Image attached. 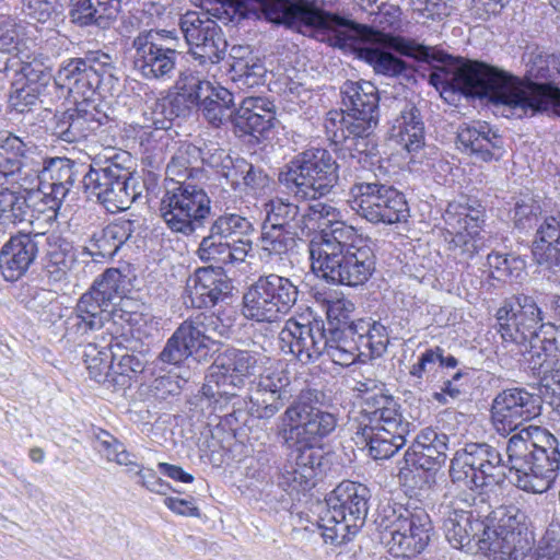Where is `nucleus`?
<instances>
[{
    "label": "nucleus",
    "mask_w": 560,
    "mask_h": 560,
    "mask_svg": "<svg viewBox=\"0 0 560 560\" xmlns=\"http://www.w3.org/2000/svg\"><path fill=\"white\" fill-rule=\"evenodd\" d=\"M349 40L345 46L353 45L355 38L378 43L400 55L418 60H436L443 63L429 74V82L441 92H460L467 96L488 98L493 104H502L515 110L520 117L539 110L544 95L540 81L520 79L502 69L477 60L454 59L445 54H433L431 48L402 36L385 33L371 26L347 20ZM341 46V43L338 44ZM343 46V44H342Z\"/></svg>",
    "instance_id": "1"
},
{
    "label": "nucleus",
    "mask_w": 560,
    "mask_h": 560,
    "mask_svg": "<svg viewBox=\"0 0 560 560\" xmlns=\"http://www.w3.org/2000/svg\"><path fill=\"white\" fill-rule=\"evenodd\" d=\"M196 147L180 148L166 166L170 184L160 203V215L175 234L191 236L206 229L211 215V199L206 190L187 179L198 170L191 166L190 155Z\"/></svg>",
    "instance_id": "2"
},
{
    "label": "nucleus",
    "mask_w": 560,
    "mask_h": 560,
    "mask_svg": "<svg viewBox=\"0 0 560 560\" xmlns=\"http://www.w3.org/2000/svg\"><path fill=\"white\" fill-rule=\"evenodd\" d=\"M323 241H312V267L327 282L348 287L364 284L375 271V255L353 226L339 223Z\"/></svg>",
    "instance_id": "3"
},
{
    "label": "nucleus",
    "mask_w": 560,
    "mask_h": 560,
    "mask_svg": "<svg viewBox=\"0 0 560 560\" xmlns=\"http://www.w3.org/2000/svg\"><path fill=\"white\" fill-rule=\"evenodd\" d=\"M558 446V440L537 425L528 424L511 435L506 444L511 481L527 492H546L560 469Z\"/></svg>",
    "instance_id": "4"
},
{
    "label": "nucleus",
    "mask_w": 560,
    "mask_h": 560,
    "mask_svg": "<svg viewBox=\"0 0 560 560\" xmlns=\"http://www.w3.org/2000/svg\"><path fill=\"white\" fill-rule=\"evenodd\" d=\"M361 418L352 440L359 448L368 450L373 459H387L406 445L410 422L402 417L393 396L368 397Z\"/></svg>",
    "instance_id": "5"
},
{
    "label": "nucleus",
    "mask_w": 560,
    "mask_h": 560,
    "mask_svg": "<svg viewBox=\"0 0 560 560\" xmlns=\"http://www.w3.org/2000/svg\"><path fill=\"white\" fill-rule=\"evenodd\" d=\"M323 393L315 388L302 389L281 416L280 436L287 447L302 450V458L328 456L323 440L338 425L337 415L317 406Z\"/></svg>",
    "instance_id": "6"
},
{
    "label": "nucleus",
    "mask_w": 560,
    "mask_h": 560,
    "mask_svg": "<svg viewBox=\"0 0 560 560\" xmlns=\"http://www.w3.org/2000/svg\"><path fill=\"white\" fill-rule=\"evenodd\" d=\"M338 164L331 154L313 148L294 156L279 173V183L295 201L318 200L338 184Z\"/></svg>",
    "instance_id": "7"
},
{
    "label": "nucleus",
    "mask_w": 560,
    "mask_h": 560,
    "mask_svg": "<svg viewBox=\"0 0 560 560\" xmlns=\"http://www.w3.org/2000/svg\"><path fill=\"white\" fill-rule=\"evenodd\" d=\"M253 222L237 212H223L213 219L196 250L203 262L219 266L244 262L253 248Z\"/></svg>",
    "instance_id": "8"
},
{
    "label": "nucleus",
    "mask_w": 560,
    "mask_h": 560,
    "mask_svg": "<svg viewBox=\"0 0 560 560\" xmlns=\"http://www.w3.org/2000/svg\"><path fill=\"white\" fill-rule=\"evenodd\" d=\"M369 500L366 486L350 480L340 482L326 498V508L319 515L325 542L343 544L350 529L364 523Z\"/></svg>",
    "instance_id": "9"
},
{
    "label": "nucleus",
    "mask_w": 560,
    "mask_h": 560,
    "mask_svg": "<svg viewBox=\"0 0 560 560\" xmlns=\"http://www.w3.org/2000/svg\"><path fill=\"white\" fill-rule=\"evenodd\" d=\"M261 362L260 355L235 348L220 353L201 387V400H206L214 410H223L237 396L229 388H237L245 380L254 375Z\"/></svg>",
    "instance_id": "10"
},
{
    "label": "nucleus",
    "mask_w": 560,
    "mask_h": 560,
    "mask_svg": "<svg viewBox=\"0 0 560 560\" xmlns=\"http://www.w3.org/2000/svg\"><path fill=\"white\" fill-rule=\"evenodd\" d=\"M380 517L381 526L390 536L387 545L395 556L411 558L429 545L433 526L423 508L387 504L383 506Z\"/></svg>",
    "instance_id": "11"
},
{
    "label": "nucleus",
    "mask_w": 560,
    "mask_h": 560,
    "mask_svg": "<svg viewBox=\"0 0 560 560\" xmlns=\"http://www.w3.org/2000/svg\"><path fill=\"white\" fill-rule=\"evenodd\" d=\"M300 290L290 278L277 273L259 276L243 295L242 314L257 323H275L289 314Z\"/></svg>",
    "instance_id": "12"
},
{
    "label": "nucleus",
    "mask_w": 560,
    "mask_h": 560,
    "mask_svg": "<svg viewBox=\"0 0 560 560\" xmlns=\"http://www.w3.org/2000/svg\"><path fill=\"white\" fill-rule=\"evenodd\" d=\"M490 504L482 493L463 491L452 501L443 521V530L448 542L456 549L468 552L480 551L485 538Z\"/></svg>",
    "instance_id": "13"
},
{
    "label": "nucleus",
    "mask_w": 560,
    "mask_h": 560,
    "mask_svg": "<svg viewBox=\"0 0 560 560\" xmlns=\"http://www.w3.org/2000/svg\"><path fill=\"white\" fill-rule=\"evenodd\" d=\"M116 70L113 58L102 51H89L84 57L63 61L54 77L55 84L66 89L80 101H95L93 97L102 83L112 82Z\"/></svg>",
    "instance_id": "14"
},
{
    "label": "nucleus",
    "mask_w": 560,
    "mask_h": 560,
    "mask_svg": "<svg viewBox=\"0 0 560 560\" xmlns=\"http://www.w3.org/2000/svg\"><path fill=\"white\" fill-rule=\"evenodd\" d=\"M350 205L361 218L373 224L406 222L410 215L402 192L378 182H357L350 188Z\"/></svg>",
    "instance_id": "15"
},
{
    "label": "nucleus",
    "mask_w": 560,
    "mask_h": 560,
    "mask_svg": "<svg viewBox=\"0 0 560 560\" xmlns=\"http://www.w3.org/2000/svg\"><path fill=\"white\" fill-rule=\"evenodd\" d=\"M179 27L194 60L206 71V75L215 77L228 48L222 28L208 15L195 11L182 15Z\"/></svg>",
    "instance_id": "16"
},
{
    "label": "nucleus",
    "mask_w": 560,
    "mask_h": 560,
    "mask_svg": "<svg viewBox=\"0 0 560 560\" xmlns=\"http://www.w3.org/2000/svg\"><path fill=\"white\" fill-rule=\"evenodd\" d=\"M544 318L536 300L520 293L504 300L497 310L494 327L504 345L527 346L530 339L541 336Z\"/></svg>",
    "instance_id": "17"
},
{
    "label": "nucleus",
    "mask_w": 560,
    "mask_h": 560,
    "mask_svg": "<svg viewBox=\"0 0 560 560\" xmlns=\"http://www.w3.org/2000/svg\"><path fill=\"white\" fill-rule=\"evenodd\" d=\"M499 450L488 443H468L455 453L450 476L453 482H463L469 491L488 483H499L505 477Z\"/></svg>",
    "instance_id": "18"
},
{
    "label": "nucleus",
    "mask_w": 560,
    "mask_h": 560,
    "mask_svg": "<svg viewBox=\"0 0 560 560\" xmlns=\"http://www.w3.org/2000/svg\"><path fill=\"white\" fill-rule=\"evenodd\" d=\"M343 109L328 112L324 127L351 126L364 130L377 126L380 119L378 91L368 81H347L341 86Z\"/></svg>",
    "instance_id": "19"
},
{
    "label": "nucleus",
    "mask_w": 560,
    "mask_h": 560,
    "mask_svg": "<svg viewBox=\"0 0 560 560\" xmlns=\"http://www.w3.org/2000/svg\"><path fill=\"white\" fill-rule=\"evenodd\" d=\"M447 231L453 234L450 249L460 264H467L478 252V236L485 221V207L478 200L451 202L444 213Z\"/></svg>",
    "instance_id": "20"
},
{
    "label": "nucleus",
    "mask_w": 560,
    "mask_h": 560,
    "mask_svg": "<svg viewBox=\"0 0 560 560\" xmlns=\"http://www.w3.org/2000/svg\"><path fill=\"white\" fill-rule=\"evenodd\" d=\"M133 70L143 79L161 83L174 79L180 52L163 44L159 32L139 33L131 44Z\"/></svg>",
    "instance_id": "21"
},
{
    "label": "nucleus",
    "mask_w": 560,
    "mask_h": 560,
    "mask_svg": "<svg viewBox=\"0 0 560 560\" xmlns=\"http://www.w3.org/2000/svg\"><path fill=\"white\" fill-rule=\"evenodd\" d=\"M541 399L523 387L508 388L492 401L491 420L495 431L506 436L520 432L524 423L540 415Z\"/></svg>",
    "instance_id": "22"
},
{
    "label": "nucleus",
    "mask_w": 560,
    "mask_h": 560,
    "mask_svg": "<svg viewBox=\"0 0 560 560\" xmlns=\"http://www.w3.org/2000/svg\"><path fill=\"white\" fill-rule=\"evenodd\" d=\"M228 327L214 313H198L184 320L175 330L197 361H208L218 350V338L225 335Z\"/></svg>",
    "instance_id": "23"
},
{
    "label": "nucleus",
    "mask_w": 560,
    "mask_h": 560,
    "mask_svg": "<svg viewBox=\"0 0 560 560\" xmlns=\"http://www.w3.org/2000/svg\"><path fill=\"white\" fill-rule=\"evenodd\" d=\"M107 122L108 116L97 108L95 101L77 100L74 107L55 115L52 133L72 143L96 133Z\"/></svg>",
    "instance_id": "24"
},
{
    "label": "nucleus",
    "mask_w": 560,
    "mask_h": 560,
    "mask_svg": "<svg viewBox=\"0 0 560 560\" xmlns=\"http://www.w3.org/2000/svg\"><path fill=\"white\" fill-rule=\"evenodd\" d=\"M324 325L319 322L285 320L278 334V346L284 354H291L302 364L318 360Z\"/></svg>",
    "instance_id": "25"
},
{
    "label": "nucleus",
    "mask_w": 560,
    "mask_h": 560,
    "mask_svg": "<svg viewBox=\"0 0 560 560\" xmlns=\"http://www.w3.org/2000/svg\"><path fill=\"white\" fill-rule=\"evenodd\" d=\"M448 436L431 428L423 429L404 456L400 475L407 477L412 469L435 471L446 462Z\"/></svg>",
    "instance_id": "26"
},
{
    "label": "nucleus",
    "mask_w": 560,
    "mask_h": 560,
    "mask_svg": "<svg viewBox=\"0 0 560 560\" xmlns=\"http://www.w3.org/2000/svg\"><path fill=\"white\" fill-rule=\"evenodd\" d=\"M44 234L19 232L0 249V270L8 281L21 279L36 260Z\"/></svg>",
    "instance_id": "27"
},
{
    "label": "nucleus",
    "mask_w": 560,
    "mask_h": 560,
    "mask_svg": "<svg viewBox=\"0 0 560 560\" xmlns=\"http://www.w3.org/2000/svg\"><path fill=\"white\" fill-rule=\"evenodd\" d=\"M328 31L329 30H326V27L324 28V26H315L314 31L306 35L327 42L332 47L358 50L360 58L372 66L374 71L378 74L397 77L407 69V63L404 60L384 50L390 49L389 47L363 37L355 38V43L353 45L339 46L330 40V34H328Z\"/></svg>",
    "instance_id": "28"
},
{
    "label": "nucleus",
    "mask_w": 560,
    "mask_h": 560,
    "mask_svg": "<svg viewBox=\"0 0 560 560\" xmlns=\"http://www.w3.org/2000/svg\"><path fill=\"white\" fill-rule=\"evenodd\" d=\"M36 173L38 189L51 198V209L60 207L80 175L78 165L67 158L46 159Z\"/></svg>",
    "instance_id": "29"
},
{
    "label": "nucleus",
    "mask_w": 560,
    "mask_h": 560,
    "mask_svg": "<svg viewBox=\"0 0 560 560\" xmlns=\"http://www.w3.org/2000/svg\"><path fill=\"white\" fill-rule=\"evenodd\" d=\"M377 126H371L364 130L351 126L332 125L325 128L328 139L334 145L342 151L349 152V163L351 166L361 165L366 168L372 165V159L376 156V144L373 139V132Z\"/></svg>",
    "instance_id": "30"
},
{
    "label": "nucleus",
    "mask_w": 560,
    "mask_h": 560,
    "mask_svg": "<svg viewBox=\"0 0 560 560\" xmlns=\"http://www.w3.org/2000/svg\"><path fill=\"white\" fill-rule=\"evenodd\" d=\"M112 308L92 290L86 291L78 300L74 314L66 322L65 336L77 341L91 331L100 330L109 320Z\"/></svg>",
    "instance_id": "31"
},
{
    "label": "nucleus",
    "mask_w": 560,
    "mask_h": 560,
    "mask_svg": "<svg viewBox=\"0 0 560 560\" xmlns=\"http://www.w3.org/2000/svg\"><path fill=\"white\" fill-rule=\"evenodd\" d=\"M206 71L201 68V70H191L185 69L179 71L177 79L174 83V90L177 93V96L170 103V109L167 116L164 115L166 112L165 104H161V110L155 109L152 113V125L156 130H168L172 127V121L174 117H178L179 114L175 112L178 108L180 100L188 102L194 105L198 100H200V95L208 91L211 82L206 79H201L200 74Z\"/></svg>",
    "instance_id": "32"
},
{
    "label": "nucleus",
    "mask_w": 560,
    "mask_h": 560,
    "mask_svg": "<svg viewBox=\"0 0 560 560\" xmlns=\"http://www.w3.org/2000/svg\"><path fill=\"white\" fill-rule=\"evenodd\" d=\"M485 538L481 542V553L493 556L494 560H524L532 550L534 536L532 532H513L491 529L487 523Z\"/></svg>",
    "instance_id": "33"
},
{
    "label": "nucleus",
    "mask_w": 560,
    "mask_h": 560,
    "mask_svg": "<svg viewBox=\"0 0 560 560\" xmlns=\"http://www.w3.org/2000/svg\"><path fill=\"white\" fill-rule=\"evenodd\" d=\"M131 162V155L127 151L109 149L103 155H97L83 176L85 191L102 205L113 180L119 178L120 174L116 175V173L120 172V165Z\"/></svg>",
    "instance_id": "34"
},
{
    "label": "nucleus",
    "mask_w": 560,
    "mask_h": 560,
    "mask_svg": "<svg viewBox=\"0 0 560 560\" xmlns=\"http://www.w3.org/2000/svg\"><path fill=\"white\" fill-rule=\"evenodd\" d=\"M135 221L119 219L106 225L98 233H94L90 247H81L79 258L86 268H94L96 257H113L118 249L132 236Z\"/></svg>",
    "instance_id": "35"
},
{
    "label": "nucleus",
    "mask_w": 560,
    "mask_h": 560,
    "mask_svg": "<svg viewBox=\"0 0 560 560\" xmlns=\"http://www.w3.org/2000/svg\"><path fill=\"white\" fill-rule=\"evenodd\" d=\"M524 354L527 366L537 377L557 365L560 360V327L555 324L542 326L541 336L530 339L527 346H517Z\"/></svg>",
    "instance_id": "36"
},
{
    "label": "nucleus",
    "mask_w": 560,
    "mask_h": 560,
    "mask_svg": "<svg viewBox=\"0 0 560 560\" xmlns=\"http://www.w3.org/2000/svg\"><path fill=\"white\" fill-rule=\"evenodd\" d=\"M457 147L478 161L499 160L502 140L487 124L466 125L458 129Z\"/></svg>",
    "instance_id": "37"
},
{
    "label": "nucleus",
    "mask_w": 560,
    "mask_h": 560,
    "mask_svg": "<svg viewBox=\"0 0 560 560\" xmlns=\"http://www.w3.org/2000/svg\"><path fill=\"white\" fill-rule=\"evenodd\" d=\"M291 451L292 460L283 467L279 485L291 491H306L314 486V478L323 474L328 466V458L325 455L316 454V459L302 458V450L288 447Z\"/></svg>",
    "instance_id": "38"
},
{
    "label": "nucleus",
    "mask_w": 560,
    "mask_h": 560,
    "mask_svg": "<svg viewBox=\"0 0 560 560\" xmlns=\"http://www.w3.org/2000/svg\"><path fill=\"white\" fill-rule=\"evenodd\" d=\"M189 298L195 307L202 308L215 305L231 290L230 283L221 272L212 267L198 268L187 283Z\"/></svg>",
    "instance_id": "39"
},
{
    "label": "nucleus",
    "mask_w": 560,
    "mask_h": 560,
    "mask_svg": "<svg viewBox=\"0 0 560 560\" xmlns=\"http://www.w3.org/2000/svg\"><path fill=\"white\" fill-rule=\"evenodd\" d=\"M319 348L323 349H318V359L327 357L340 366H349L358 360L362 361L360 346L351 324L348 327H336L328 331L324 328Z\"/></svg>",
    "instance_id": "40"
},
{
    "label": "nucleus",
    "mask_w": 560,
    "mask_h": 560,
    "mask_svg": "<svg viewBox=\"0 0 560 560\" xmlns=\"http://www.w3.org/2000/svg\"><path fill=\"white\" fill-rule=\"evenodd\" d=\"M392 138L409 153L418 152L424 145V122L420 109L406 102L390 129Z\"/></svg>",
    "instance_id": "41"
},
{
    "label": "nucleus",
    "mask_w": 560,
    "mask_h": 560,
    "mask_svg": "<svg viewBox=\"0 0 560 560\" xmlns=\"http://www.w3.org/2000/svg\"><path fill=\"white\" fill-rule=\"evenodd\" d=\"M194 105H197L205 119L217 128L228 122L233 125L237 112L233 94L226 88L213 83Z\"/></svg>",
    "instance_id": "42"
},
{
    "label": "nucleus",
    "mask_w": 560,
    "mask_h": 560,
    "mask_svg": "<svg viewBox=\"0 0 560 560\" xmlns=\"http://www.w3.org/2000/svg\"><path fill=\"white\" fill-rule=\"evenodd\" d=\"M130 163L120 165L117 172L119 178L113 180L102 205L108 212L115 213L127 210L142 194V185L139 177L133 174Z\"/></svg>",
    "instance_id": "43"
},
{
    "label": "nucleus",
    "mask_w": 560,
    "mask_h": 560,
    "mask_svg": "<svg viewBox=\"0 0 560 560\" xmlns=\"http://www.w3.org/2000/svg\"><path fill=\"white\" fill-rule=\"evenodd\" d=\"M339 223H345L339 209L326 202H316L302 211L301 234L308 236L319 230L320 235L316 241H323L325 234L332 233Z\"/></svg>",
    "instance_id": "44"
},
{
    "label": "nucleus",
    "mask_w": 560,
    "mask_h": 560,
    "mask_svg": "<svg viewBox=\"0 0 560 560\" xmlns=\"http://www.w3.org/2000/svg\"><path fill=\"white\" fill-rule=\"evenodd\" d=\"M351 326L360 346L362 362L378 358L386 351L388 334L384 325L360 318L352 322Z\"/></svg>",
    "instance_id": "45"
},
{
    "label": "nucleus",
    "mask_w": 560,
    "mask_h": 560,
    "mask_svg": "<svg viewBox=\"0 0 560 560\" xmlns=\"http://www.w3.org/2000/svg\"><path fill=\"white\" fill-rule=\"evenodd\" d=\"M33 149L8 130L0 131V180L14 179L23 168V159Z\"/></svg>",
    "instance_id": "46"
},
{
    "label": "nucleus",
    "mask_w": 560,
    "mask_h": 560,
    "mask_svg": "<svg viewBox=\"0 0 560 560\" xmlns=\"http://www.w3.org/2000/svg\"><path fill=\"white\" fill-rule=\"evenodd\" d=\"M546 67H539L536 72L534 69L530 70V75L536 80L540 81L542 90L541 106L539 110L527 116H535L537 114H547L548 116L560 117V88L555 83V75L549 72V67L552 66L558 73L560 70L557 67V59L553 56H549L545 60Z\"/></svg>",
    "instance_id": "47"
},
{
    "label": "nucleus",
    "mask_w": 560,
    "mask_h": 560,
    "mask_svg": "<svg viewBox=\"0 0 560 560\" xmlns=\"http://www.w3.org/2000/svg\"><path fill=\"white\" fill-rule=\"evenodd\" d=\"M47 243L48 268H56L55 270H49V272L56 273V279H62L75 262H82L78 257L80 250L75 253L72 244L67 240L58 235H50L47 237Z\"/></svg>",
    "instance_id": "48"
},
{
    "label": "nucleus",
    "mask_w": 560,
    "mask_h": 560,
    "mask_svg": "<svg viewBox=\"0 0 560 560\" xmlns=\"http://www.w3.org/2000/svg\"><path fill=\"white\" fill-rule=\"evenodd\" d=\"M265 223L285 228L301 234V214L299 206L283 198H273L265 203Z\"/></svg>",
    "instance_id": "49"
},
{
    "label": "nucleus",
    "mask_w": 560,
    "mask_h": 560,
    "mask_svg": "<svg viewBox=\"0 0 560 560\" xmlns=\"http://www.w3.org/2000/svg\"><path fill=\"white\" fill-rule=\"evenodd\" d=\"M30 205L24 192L0 189V224L3 226L28 220Z\"/></svg>",
    "instance_id": "50"
},
{
    "label": "nucleus",
    "mask_w": 560,
    "mask_h": 560,
    "mask_svg": "<svg viewBox=\"0 0 560 560\" xmlns=\"http://www.w3.org/2000/svg\"><path fill=\"white\" fill-rule=\"evenodd\" d=\"M298 237L303 235L285 228L264 223L260 237L261 250L269 256H281L294 247Z\"/></svg>",
    "instance_id": "51"
},
{
    "label": "nucleus",
    "mask_w": 560,
    "mask_h": 560,
    "mask_svg": "<svg viewBox=\"0 0 560 560\" xmlns=\"http://www.w3.org/2000/svg\"><path fill=\"white\" fill-rule=\"evenodd\" d=\"M485 518L491 529L530 532L527 515L515 505H501L495 510L490 508Z\"/></svg>",
    "instance_id": "52"
},
{
    "label": "nucleus",
    "mask_w": 560,
    "mask_h": 560,
    "mask_svg": "<svg viewBox=\"0 0 560 560\" xmlns=\"http://www.w3.org/2000/svg\"><path fill=\"white\" fill-rule=\"evenodd\" d=\"M122 282L124 277L121 272L116 268H108L100 278L94 280L90 290H92L96 296H100L102 302L105 301L113 307L116 301L121 298Z\"/></svg>",
    "instance_id": "53"
},
{
    "label": "nucleus",
    "mask_w": 560,
    "mask_h": 560,
    "mask_svg": "<svg viewBox=\"0 0 560 560\" xmlns=\"http://www.w3.org/2000/svg\"><path fill=\"white\" fill-rule=\"evenodd\" d=\"M109 350L112 354L110 368L114 373L131 377L132 375L143 372V359L133 352H124L120 341L115 340V342H112Z\"/></svg>",
    "instance_id": "54"
},
{
    "label": "nucleus",
    "mask_w": 560,
    "mask_h": 560,
    "mask_svg": "<svg viewBox=\"0 0 560 560\" xmlns=\"http://www.w3.org/2000/svg\"><path fill=\"white\" fill-rule=\"evenodd\" d=\"M288 396L250 389L249 411L259 419L272 418L283 406Z\"/></svg>",
    "instance_id": "55"
},
{
    "label": "nucleus",
    "mask_w": 560,
    "mask_h": 560,
    "mask_svg": "<svg viewBox=\"0 0 560 560\" xmlns=\"http://www.w3.org/2000/svg\"><path fill=\"white\" fill-rule=\"evenodd\" d=\"M533 256L539 267V271L549 281H558L560 277V246L533 247Z\"/></svg>",
    "instance_id": "56"
},
{
    "label": "nucleus",
    "mask_w": 560,
    "mask_h": 560,
    "mask_svg": "<svg viewBox=\"0 0 560 560\" xmlns=\"http://www.w3.org/2000/svg\"><path fill=\"white\" fill-rule=\"evenodd\" d=\"M491 275L498 280L505 278H518L524 268V261L515 256L491 253L487 257Z\"/></svg>",
    "instance_id": "57"
},
{
    "label": "nucleus",
    "mask_w": 560,
    "mask_h": 560,
    "mask_svg": "<svg viewBox=\"0 0 560 560\" xmlns=\"http://www.w3.org/2000/svg\"><path fill=\"white\" fill-rule=\"evenodd\" d=\"M276 116L261 114H235L233 126L242 135L262 136L275 124Z\"/></svg>",
    "instance_id": "58"
},
{
    "label": "nucleus",
    "mask_w": 560,
    "mask_h": 560,
    "mask_svg": "<svg viewBox=\"0 0 560 560\" xmlns=\"http://www.w3.org/2000/svg\"><path fill=\"white\" fill-rule=\"evenodd\" d=\"M470 383L469 372L456 371L448 378L443 381L441 392L434 393L433 398L440 404H447V397L459 399L468 393Z\"/></svg>",
    "instance_id": "59"
},
{
    "label": "nucleus",
    "mask_w": 560,
    "mask_h": 560,
    "mask_svg": "<svg viewBox=\"0 0 560 560\" xmlns=\"http://www.w3.org/2000/svg\"><path fill=\"white\" fill-rule=\"evenodd\" d=\"M233 80L248 88L265 82L266 68L260 61L238 60L232 65Z\"/></svg>",
    "instance_id": "60"
},
{
    "label": "nucleus",
    "mask_w": 560,
    "mask_h": 560,
    "mask_svg": "<svg viewBox=\"0 0 560 560\" xmlns=\"http://www.w3.org/2000/svg\"><path fill=\"white\" fill-rule=\"evenodd\" d=\"M70 16L72 22L80 26L95 24L105 28L109 24V21L105 16H100L98 8L94 5L92 0H78L73 3Z\"/></svg>",
    "instance_id": "61"
},
{
    "label": "nucleus",
    "mask_w": 560,
    "mask_h": 560,
    "mask_svg": "<svg viewBox=\"0 0 560 560\" xmlns=\"http://www.w3.org/2000/svg\"><path fill=\"white\" fill-rule=\"evenodd\" d=\"M288 385L289 377L283 371H272L260 374L252 389L289 396V390L287 389Z\"/></svg>",
    "instance_id": "62"
},
{
    "label": "nucleus",
    "mask_w": 560,
    "mask_h": 560,
    "mask_svg": "<svg viewBox=\"0 0 560 560\" xmlns=\"http://www.w3.org/2000/svg\"><path fill=\"white\" fill-rule=\"evenodd\" d=\"M560 246V217L546 218L536 232L534 246Z\"/></svg>",
    "instance_id": "63"
},
{
    "label": "nucleus",
    "mask_w": 560,
    "mask_h": 560,
    "mask_svg": "<svg viewBox=\"0 0 560 560\" xmlns=\"http://www.w3.org/2000/svg\"><path fill=\"white\" fill-rule=\"evenodd\" d=\"M188 357H191V353L183 341L176 338V334L174 332L160 352L159 361L164 364L179 365Z\"/></svg>",
    "instance_id": "64"
}]
</instances>
